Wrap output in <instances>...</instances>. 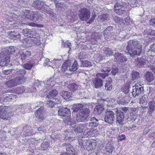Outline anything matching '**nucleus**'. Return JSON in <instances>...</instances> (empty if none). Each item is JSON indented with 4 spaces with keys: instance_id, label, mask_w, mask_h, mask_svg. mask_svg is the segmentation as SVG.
Returning <instances> with one entry per match:
<instances>
[{
    "instance_id": "obj_1",
    "label": "nucleus",
    "mask_w": 155,
    "mask_h": 155,
    "mask_svg": "<svg viewBox=\"0 0 155 155\" xmlns=\"http://www.w3.org/2000/svg\"><path fill=\"white\" fill-rule=\"evenodd\" d=\"M125 52L127 54L134 58L136 56H140L143 53V50L141 43L138 41L130 40L127 42Z\"/></svg>"
},
{
    "instance_id": "obj_2",
    "label": "nucleus",
    "mask_w": 155,
    "mask_h": 155,
    "mask_svg": "<svg viewBox=\"0 0 155 155\" xmlns=\"http://www.w3.org/2000/svg\"><path fill=\"white\" fill-rule=\"evenodd\" d=\"M45 110L43 107H40L35 112L36 119L37 122L40 123L42 122L46 119L45 115Z\"/></svg>"
},
{
    "instance_id": "obj_3",
    "label": "nucleus",
    "mask_w": 155,
    "mask_h": 155,
    "mask_svg": "<svg viewBox=\"0 0 155 155\" xmlns=\"http://www.w3.org/2000/svg\"><path fill=\"white\" fill-rule=\"evenodd\" d=\"M104 116V120L106 122L110 124H113L115 117V114L114 112L107 110Z\"/></svg>"
},
{
    "instance_id": "obj_4",
    "label": "nucleus",
    "mask_w": 155,
    "mask_h": 155,
    "mask_svg": "<svg viewBox=\"0 0 155 155\" xmlns=\"http://www.w3.org/2000/svg\"><path fill=\"white\" fill-rule=\"evenodd\" d=\"M90 111L88 108H84L79 114H77L76 120L79 122L84 121L89 115Z\"/></svg>"
},
{
    "instance_id": "obj_5",
    "label": "nucleus",
    "mask_w": 155,
    "mask_h": 155,
    "mask_svg": "<svg viewBox=\"0 0 155 155\" xmlns=\"http://www.w3.org/2000/svg\"><path fill=\"white\" fill-rule=\"evenodd\" d=\"M143 87L140 83H137L133 87L132 94L134 97L142 95L144 92Z\"/></svg>"
},
{
    "instance_id": "obj_6",
    "label": "nucleus",
    "mask_w": 155,
    "mask_h": 155,
    "mask_svg": "<svg viewBox=\"0 0 155 155\" xmlns=\"http://www.w3.org/2000/svg\"><path fill=\"white\" fill-rule=\"evenodd\" d=\"M91 12L87 9L84 8L80 10L78 12L79 18L82 21H87L90 18Z\"/></svg>"
},
{
    "instance_id": "obj_7",
    "label": "nucleus",
    "mask_w": 155,
    "mask_h": 155,
    "mask_svg": "<svg viewBox=\"0 0 155 155\" xmlns=\"http://www.w3.org/2000/svg\"><path fill=\"white\" fill-rule=\"evenodd\" d=\"M58 114L59 115L63 117V118L69 119V117L71 116V112L70 110L67 107H60L58 110Z\"/></svg>"
},
{
    "instance_id": "obj_8",
    "label": "nucleus",
    "mask_w": 155,
    "mask_h": 155,
    "mask_svg": "<svg viewBox=\"0 0 155 155\" xmlns=\"http://www.w3.org/2000/svg\"><path fill=\"white\" fill-rule=\"evenodd\" d=\"M10 56L3 51L0 53V66H3L9 62Z\"/></svg>"
},
{
    "instance_id": "obj_9",
    "label": "nucleus",
    "mask_w": 155,
    "mask_h": 155,
    "mask_svg": "<svg viewBox=\"0 0 155 155\" xmlns=\"http://www.w3.org/2000/svg\"><path fill=\"white\" fill-rule=\"evenodd\" d=\"M124 115L123 111L118 110L116 113V122L120 126H123L125 123L124 120Z\"/></svg>"
},
{
    "instance_id": "obj_10",
    "label": "nucleus",
    "mask_w": 155,
    "mask_h": 155,
    "mask_svg": "<svg viewBox=\"0 0 155 155\" xmlns=\"http://www.w3.org/2000/svg\"><path fill=\"white\" fill-rule=\"evenodd\" d=\"M9 38L14 41H19L21 39V35L17 30H12L8 32Z\"/></svg>"
},
{
    "instance_id": "obj_11",
    "label": "nucleus",
    "mask_w": 155,
    "mask_h": 155,
    "mask_svg": "<svg viewBox=\"0 0 155 155\" xmlns=\"http://www.w3.org/2000/svg\"><path fill=\"white\" fill-rule=\"evenodd\" d=\"M102 78L98 76V74H97L96 76L94 78L93 80V84L94 87L96 88H101L103 85V80Z\"/></svg>"
},
{
    "instance_id": "obj_12",
    "label": "nucleus",
    "mask_w": 155,
    "mask_h": 155,
    "mask_svg": "<svg viewBox=\"0 0 155 155\" xmlns=\"http://www.w3.org/2000/svg\"><path fill=\"white\" fill-rule=\"evenodd\" d=\"M114 60L116 62L119 63H123L127 61V58L125 56L121 53L118 52L115 53L114 54Z\"/></svg>"
},
{
    "instance_id": "obj_13",
    "label": "nucleus",
    "mask_w": 155,
    "mask_h": 155,
    "mask_svg": "<svg viewBox=\"0 0 155 155\" xmlns=\"http://www.w3.org/2000/svg\"><path fill=\"white\" fill-rule=\"evenodd\" d=\"M111 69L109 67H105L103 68L101 70V71L103 72V73H97L98 76L101 77V78L104 79L109 74H110V72Z\"/></svg>"
},
{
    "instance_id": "obj_14",
    "label": "nucleus",
    "mask_w": 155,
    "mask_h": 155,
    "mask_svg": "<svg viewBox=\"0 0 155 155\" xmlns=\"http://www.w3.org/2000/svg\"><path fill=\"white\" fill-rule=\"evenodd\" d=\"M62 146L63 147H66V150L69 153L72 155L75 154L76 153L75 149L70 143H63L62 144Z\"/></svg>"
},
{
    "instance_id": "obj_15",
    "label": "nucleus",
    "mask_w": 155,
    "mask_h": 155,
    "mask_svg": "<svg viewBox=\"0 0 155 155\" xmlns=\"http://www.w3.org/2000/svg\"><path fill=\"white\" fill-rule=\"evenodd\" d=\"M104 110V105L102 104H98L95 107L94 113L96 115H99L102 113Z\"/></svg>"
},
{
    "instance_id": "obj_16",
    "label": "nucleus",
    "mask_w": 155,
    "mask_h": 155,
    "mask_svg": "<svg viewBox=\"0 0 155 155\" xmlns=\"http://www.w3.org/2000/svg\"><path fill=\"white\" fill-rule=\"evenodd\" d=\"M146 56L144 55L141 57L138 58L135 60V61L137 66L140 67L144 65L146 63Z\"/></svg>"
},
{
    "instance_id": "obj_17",
    "label": "nucleus",
    "mask_w": 155,
    "mask_h": 155,
    "mask_svg": "<svg viewBox=\"0 0 155 155\" xmlns=\"http://www.w3.org/2000/svg\"><path fill=\"white\" fill-rule=\"evenodd\" d=\"M17 97V96L14 94H5L3 96L2 99L4 102H8L11 101L12 100H15Z\"/></svg>"
},
{
    "instance_id": "obj_18",
    "label": "nucleus",
    "mask_w": 155,
    "mask_h": 155,
    "mask_svg": "<svg viewBox=\"0 0 155 155\" xmlns=\"http://www.w3.org/2000/svg\"><path fill=\"white\" fill-rule=\"evenodd\" d=\"M148 110V113L149 114L152 115L155 112V101H152L148 103V106L147 107Z\"/></svg>"
},
{
    "instance_id": "obj_19",
    "label": "nucleus",
    "mask_w": 155,
    "mask_h": 155,
    "mask_svg": "<svg viewBox=\"0 0 155 155\" xmlns=\"http://www.w3.org/2000/svg\"><path fill=\"white\" fill-rule=\"evenodd\" d=\"M28 3H30L31 6L39 10L41 6V5L43 4V2L39 0L35 1L34 0H29Z\"/></svg>"
},
{
    "instance_id": "obj_20",
    "label": "nucleus",
    "mask_w": 155,
    "mask_h": 155,
    "mask_svg": "<svg viewBox=\"0 0 155 155\" xmlns=\"http://www.w3.org/2000/svg\"><path fill=\"white\" fill-rule=\"evenodd\" d=\"M99 120L94 117H92L91 118V122L89 124H87V125L89 127H96L99 124Z\"/></svg>"
},
{
    "instance_id": "obj_21",
    "label": "nucleus",
    "mask_w": 155,
    "mask_h": 155,
    "mask_svg": "<svg viewBox=\"0 0 155 155\" xmlns=\"http://www.w3.org/2000/svg\"><path fill=\"white\" fill-rule=\"evenodd\" d=\"M5 110V106H0V117L4 120H7L8 117Z\"/></svg>"
},
{
    "instance_id": "obj_22",
    "label": "nucleus",
    "mask_w": 155,
    "mask_h": 155,
    "mask_svg": "<svg viewBox=\"0 0 155 155\" xmlns=\"http://www.w3.org/2000/svg\"><path fill=\"white\" fill-rule=\"evenodd\" d=\"M84 142V146L86 147V148L87 150L90 151L94 149V143H93L90 140H87L86 139Z\"/></svg>"
},
{
    "instance_id": "obj_23",
    "label": "nucleus",
    "mask_w": 155,
    "mask_h": 155,
    "mask_svg": "<svg viewBox=\"0 0 155 155\" xmlns=\"http://www.w3.org/2000/svg\"><path fill=\"white\" fill-rule=\"evenodd\" d=\"M26 71L24 69H17L15 70H14L13 72V76H18V77L22 76L24 77V75L25 74Z\"/></svg>"
},
{
    "instance_id": "obj_24",
    "label": "nucleus",
    "mask_w": 155,
    "mask_h": 155,
    "mask_svg": "<svg viewBox=\"0 0 155 155\" xmlns=\"http://www.w3.org/2000/svg\"><path fill=\"white\" fill-rule=\"evenodd\" d=\"M112 80L111 78H107L104 85L105 90L107 91H110L112 89Z\"/></svg>"
},
{
    "instance_id": "obj_25",
    "label": "nucleus",
    "mask_w": 155,
    "mask_h": 155,
    "mask_svg": "<svg viewBox=\"0 0 155 155\" xmlns=\"http://www.w3.org/2000/svg\"><path fill=\"white\" fill-rule=\"evenodd\" d=\"M20 55L21 57V58L22 61L25 60L27 58H28L31 54L30 51H27L24 50L20 53Z\"/></svg>"
},
{
    "instance_id": "obj_26",
    "label": "nucleus",
    "mask_w": 155,
    "mask_h": 155,
    "mask_svg": "<svg viewBox=\"0 0 155 155\" xmlns=\"http://www.w3.org/2000/svg\"><path fill=\"white\" fill-rule=\"evenodd\" d=\"M60 94L64 99L66 100L68 99L70 100L71 97V93L64 90L60 91Z\"/></svg>"
},
{
    "instance_id": "obj_27",
    "label": "nucleus",
    "mask_w": 155,
    "mask_h": 155,
    "mask_svg": "<svg viewBox=\"0 0 155 155\" xmlns=\"http://www.w3.org/2000/svg\"><path fill=\"white\" fill-rule=\"evenodd\" d=\"M23 34L28 37L32 38L34 37V31L28 28H25L22 30Z\"/></svg>"
},
{
    "instance_id": "obj_28",
    "label": "nucleus",
    "mask_w": 155,
    "mask_h": 155,
    "mask_svg": "<svg viewBox=\"0 0 155 155\" xmlns=\"http://www.w3.org/2000/svg\"><path fill=\"white\" fill-rule=\"evenodd\" d=\"M84 126H85V125L84 124H80L79 125H74L73 126L71 127V128H72V129H74V130L75 132L80 133L83 131V127Z\"/></svg>"
},
{
    "instance_id": "obj_29",
    "label": "nucleus",
    "mask_w": 155,
    "mask_h": 155,
    "mask_svg": "<svg viewBox=\"0 0 155 155\" xmlns=\"http://www.w3.org/2000/svg\"><path fill=\"white\" fill-rule=\"evenodd\" d=\"M113 29V27L111 26H108L104 31L103 34L104 36L106 37L107 36H110L112 32Z\"/></svg>"
},
{
    "instance_id": "obj_30",
    "label": "nucleus",
    "mask_w": 155,
    "mask_h": 155,
    "mask_svg": "<svg viewBox=\"0 0 155 155\" xmlns=\"http://www.w3.org/2000/svg\"><path fill=\"white\" fill-rule=\"evenodd\" d=\"M71 61L69 60H67L64 62L62 66V71H65L67 70H69L71 67Z\"/></svg>"
},
{
    "instance_id": "obj_31",
    "label": "nucleus",
    "mask_w": 155,
    "mask_h": 155,
    "mask_svg": "<svg viewBox=\"0 0 155 155\" xmlns=\"http://www.w3.org/2000/svg\"><path fill=\"white\" fill-rule=\"evenodd\" d=\"M145 77L146 80L149 82L152 81L154 78L153 74L150 72L147 71Z\"/></svg>"
},
{
    "instance_id": "obj_32",
    "label": "nucleus",
    "mask_w": 155,
    "mask_h": 155,
    "mask_svg": "<svg viewBox=\"0 0 155 155\" xmlns=\"http://www.w3.org/2000/svg\"><path fill=\"white\" fill-rule=\"evenodd\" d=\"M25 79V78L21 77H17L13 79L15 86L21 84L24 82V80Z\"/></svg>"
},
{
    "instance_id": "obj_33",
    "label": "nucleus",
    "mask_w": 155,
    "mask_h": 155,
    "mask_svg": "<svg viewBox=\"0 0 155 155\" xmlns=\"http://www.w3.org/2000/svg\"><path fill=\"white\" fill-rule=\"evenodd\" d=\"M130 83V81H127L125 85L121 88L122 91L125 94H127L128 95V93L129 91Z\"/></svg>"
},
{
    "instance_id": "obj_34",
    "label": "nucleus",
    "mask_w": 155,
    "mask_h": 155,
    "mask_svg": "<svg viewBox=\"0 0 155 155\" xmlns=\"http://www.w3.org/2000/svg\"><path fill=\"white\" fill-rule=\"evenodd\" d=\"M63 121L66 124H67L68 125H70L71 127L73 125H74L76 123V121H74V120H73L72 119H71L70 118V117H69V119L68 118L66 119L65 118H63Z\"/></svg>"
},
{
    "instance_id": "obj_35",
    "label": "nucleus",
    "mask_w": 155,
    "mask_h": 155,
    "mask_svg": "<svg viewBox=\"0 0 155 155\" xmlns=\"http://www.w3.org/2000/svg\"><path fill=\"white\" fill-rule=\"evenodd\" d=\"M63 121L66 124H67L68 125H70L71 127L73 125H74L76 123V121H74V120H73L72 119H71L70 118V117H69V119L68 118L66 119L65 118H63Z\"/></svg>"
},
{
    "instance_id": "obj_36",
    "label": "nucleus",
    "mask_w": 155,
    "mask_h": 155,
    "mask_svg": "<svg viewBox=\"0 0 155 155\" xmlns=\"http://www.w3.org/2000/svg\"><path fill=\"white\" fill-rule=\"evenodd\" d=\"M22 42L23 45H25V46L26 47H29L32 46L31 38H25L22 40Z\"/></svg>"
},
{
    "instance_id": "obj_37",
    "label": "nucleus",
    "mask_w": 155,
    "mask_h": 155,
    "mask_svg": "<svg viewBox=\"0 0 155 155\" xmlns=\"http://www.w3.org/2000/svg\"><path fill=\"white\" fill-rule=\"evenodd\" d=\"M58 92L55 89L51 90L48 94L47 97L48 98L53 99V97L56 96L58 94Z\"/></svg>"
},
{
    "instance_id": "obj_38",
    "label": "nucleus",
    "mask_w": 155,
    "mask_h": 155,
    "mask_svg": "<svg viewBox=\"0 0 155 155\" xmlns=\"http://www.w3.org/2000/svg\"><path fill=\"white\" fill-rule=\"evenodd\" d=\"M114 149V147L110 143H108L107 144L105 147V150L109 154H111Z\"/></svg>"
},
{
    "instance_id": "obj_39",
    "label": "nucleus",
    "mask_w": 155,
    "mask_h": 155,
    "mask_svg": "<svg viewBox=\"0 0 155 155\" xmlns=\"http://www.w3.org/2000/svg\"><path fill=\"white\" fill-rule=\"evenodd\" d=\"M15 91L17 94H21L26 91V87L24 86L17 87H15Z\"/></svg>"
},
{
    "instance_id": "obj_40",
    "label": "nucleus",
    "mask_w": 155,
    "mask_h": 155,
    "mask_svg": "<svg viewBox=\"0 0 155 155\" xmlns=\"http://www.w3.org/2000/svg\"><path fill=\"white\" fill-rule=\"evenodd\" d=\"M104 53L107 56H110L113 54V51L112 49L108 47H104L103 48Z\"/></svg>"
},
{
    "instance_id": "obj_41",
    "label": "nucleus",
    "mask_w": 155,
    "mask_h": 155,
    "mask_svg": "<svg viewBox=\"0 0 155 155\" xmlns=\"http://www.w3.org/2000/svg\"><path fill=\"white\" fill-rule=\"evenodd\" d=\"M43 84V83L41 81L37 80L34 83L33 87V92L36 91L37 88H40Z\"/></svg>"
},
{
    "instance_id": "obj_42",
    "label": "nucleus",
    "mask_w": 155,
    "mask_h": 155,
    "mask_svg": "<svg viewBox=\"0 0 155 155\" xmlns=\"http://www.w3.org/2000/svg\"><path fill=\"white\" fill-rule=\"evenodd\" d=\"M32 18V21L34 22H36L38 21L39 19H41L42 17L39 13L37 12H34V15Z\"/></svg>"
},
{
    "instance_id": "obj_43",
    "label": "nucleus",
    "mask_w": 155,
    "mask_h": 155,
    "mask_svg": "<svg viewBox=\"0 0 155 155\" xmlns=\"http://www.w3.org/2000/svg\"><path fill=\"white\" fill-rule=\"evenodd\" d=\"M83 106L81 104H77L75 107H73V111L77 112L79 110L80 112L82 110Z\"/></svg>"
},
{
    "instance_id": "obj_44",
    "label": "nucleus",
    "mask_w": 155,
    "mask_h": 155,
    "mask_svg": "<svg viewBox=\"0 0 155 155\" xmlns=\"http://www.w3.org/2000/svg\"><path fill=\"white\" fill-rule=\"evenodd\" d=\"M78 67L79 65L77 61H75L74 62L72 66H71L69 70L71 71H75L78 69Z\"/></svg>"
},
{
    "instance_id": "obj_45",
    "label": "nucleus",
    "mask_w": 155,
    "mask_h": 155,
    "mask_svg": "<svg viewBox=\"0 0 155 155\" xmlns=\"http://www.w3.org/2000/svg\"><path fill=\"white\" fill-rule=\"evenodd\" d=\"M140 73L137 71H133L131 73V77L133 80H138L140 78Z\"/></svg>"
},
{
    "instance_id": "obj_46",
    "label": "nucleus",
    "mask_w": 155,
    "mask_h": 155,
    "mask_svg": "<svg viewBox=\"0 0 155 155\" xmlns=\"http://www.w3.org/2000/svg\"><path fill=\"white\" fill-rule=\"evenodd\" d=\"M147 101L145 97H142L140 100V103L141 107L143 108H146L147 106L146 105Z\"/></svg>"
},
{
    "instance_id": "obj_47",
    "label": "nucleus",
    "mask_w": 155,
    "mask_h": 155,
    "mask_svg": "<svg viewBox=\"0 0 155 155\" xmlns=\"http://www.w3.org/2000/svg\"><path fill=\"white\" fill-rule=\"evenodd\" d=\"M33 15L34 12L30 11L28 12H25V16L26 19L32 21Z\"/></svg>"
},
{
    "instance_id": "obj_48",
    "label": "nucleus",
    "mask_w": 155,
    "mask_h": 155,
    "mask_svg": "<svg viewBox=\"0 0 155 155\" xmlns=\"http://www.w3.org/2000/svg\"><path fill=\"white\" fill-rule=\"evenodd\" d=\"M68 87L72 92H74L78 89V85L76 83H72L69 85Z\"/></svg>"
},
{
    "instance_id": "obj_49",
    "label": "nucleus",
    "mask_w": 155,
    "mask_h": 155,
    "mask_svg": "<svg viewBox=\"0 0 155 155\" xmlns=\"http://www.w3.org/2000/svg\"><path fill=\"white\" fill-rule=\"evenodd\" d=\"M96 130V129H95L94 130L93 128H86L84 130V133L85 134H87L88 135H92L94 134V131Z\"/></svg>"
},
{
    "instance_id": "obj_50",
    "label": "nucleus",
    "mask_w": 155,
    "mask_h": 155,
    "mask_svg": "<svg viewBox=\"0 0 155 155\" xmlns=\"http://www.w3.org/2000/svg\"><path fill=\"white\" fill-rule=\"evenodd\" d=\"M130 116L127 119V121L128 122L130 120L132 122H133L136 119L137 116L136 113H130Z\"/></svg>"
},
{
    "instance_id": "obj_51",
    "label": "nucleus",
    "mask_w": 155,
    "mask_h": 155,
    "mask_svg": "<svg viewBox=\"0 0 155 155\" xmlns=\"http://www.w3.org/2000/svg\"><path fill=\"white\" fill-rule=\"evenodd\" d=\"M125 97H124L123 98L119 97L118 98V103L119 104L124 105L128 103V100H125Z\"/></svg>"
},
{
    "instance_id": "obj_52",
    "label": "nucleus",
    "mask_w": 155,
    "mask_h": 155,
    "mask_svg": "<svg viewBox=\"0 0 155 155\" xmlns=\"http://www.w3.org/2000/svg\"><path fill=\"white\" fill-rule=\"evenodd\" d=\"M14 82V81L13 79H11L5 82V84L8 87H11L15 86Z\"/></svg>"
},
{
    "instance_id": "obj_53",
    "label": "nucleus",
    "mask_w": 155,
    "mask_h": 155,
    "mask_svg": "<svg viewBox=\"0 0 155 155\" xmlns=\"http://www.w3.org/2000/svg\"><path fill=\"white\" fill-rule=\"evenodd\" d=\"M82 65L81 66V67L82 66L84 67H88L91 66V63L87 60H85L84 61H81Z\"/></svg>"
},
{
    "instance_id": "obj_54",
    "label": "nucleus",
    "mask_w": 155,
    "mask_h": 155,
    "mask_svg": "<svg viewBox=\"0 0 155 155\" xmlns=\"http://www.w3.org/2000/svg\"><path fill=\"white\" fill-rule=\"evenodd\" d=\"M49 144L47 142L42 143L40 149L42 150H46L49 147Z\"/></svg>"
},
{
    "instance_id": "obj_55",
    "label": "nucleus",
    "mask_w": 155,
    "mask_h": 155,
    "mask_svg": "<svg viewBox=\"0 0 155 155\" xmlns=\"http://www.w3.org/2000/svg\"><path fill=\"white\" fill-rule=\"evenodd\" d=\"M100 18L101 21L103 22L108 20L109 15L107 14H103L100 16Z\"/></svg>"
},
{
    "instance_id": "obj_56",
    "label": "nucleus",
    "mask_w": 155,
    "mask_h": 155,
    "mask_svg": "<svg viewBox=\"0 0 155 155\" xmlns=\"http://www.w3.org/2000/svg\"><path fill=\"white\" fill-rule=\"evenodd\" d=\"M46 105L48 107L51 108H52L55 106L52 99V100L47 101L46 102Z\"/></svg>"
},
{
    "instance_id": "obj_57",
    "label": "nucleus",
    "mask_w": 155,
    "mask_h": 155,
    "mask_svg": "<svg viewBox=\"0 0 155 155\" xmlns=\"http://www.w3.org/2000/svg\"><path fill=\"white\" fill-rule=\"evenodd\" d=\"M5 52H6V54H9V56L10 54H12L13 53L15 52V50L14 48L13 47H11V48H8V50H5L4 51Z\"/></svg>"
},
{
    "instance_id": "obj_58",
    "label": "nucleus",
    "mask_w": 155,
    "mask_h": 155,
    "mask_svg": "<svg viewBox=\"0 0 155 155\" xmlns=\"http://www.w3.org/2000/svg\"><path fill=\"white\" fill-rule=\"evenodd\" d=\"M111 72H110V74H111L113 75L114 76L117 73H118V68L116 67H112L111 69Z\"/></svg>"
},
{
    "instance_id": "obj_59",
    "label": "nucleus",
    "mask_w": 155,
    "mask_h": 155,
    "mask_svg": "<svg viewBox=\"0 0 155 155\" xmlns=\"http://www.w3.org/2000/svg\"><path fill=\"white\" fill-rule=\"evenodd\" d=\"M96 16V13L95 12H93L92 14V17L90 20L87 22V23L89 24L92 23L94 21Z\"/></svg>"
},
{
    "instance_id": "obj_60",
    "label": "nucleus",
    "mask_w": 155,
    "mask_h": 155,
    "mask_svg": "<svg viewBox=\"0 0 155 155\" xmlns=\"http://www.w3.org/2000/svg\"><path fill=\"white\" fill-rule=\"evenodd\" d=\"M114 12L118 15H122L123 14H124L126 12V11L122 8L119 10H116L115 11H114Z\"/></svg>"
},
{
    "instance_id": "obj_61",
    "label": "nucleus",
    "mask_w": 155,
    "mask_h": 155,
    "mask_svg": "<svg viewBox=\"0 0 155 155\" xmlns=\"http://www.w3.org/2000/svg\"><path fill=\"white\" fill-rule=\"evenodd\" d=\"M113 18L114 21L116 23H120L122 21V19L117 16L114 15Z\"/></svg>"
},
{
    "instance_id": "obj_62",
    "label": "nucleus",
    "mask_w": 155,
    "mask_h": 155,
    "mask_svg": "<svg viewBox=\"0 0 155 155\" xmlns=\"http://www.w3.org/2000/svg\"><path fill=\"white\" fill-rule=\"evenodd\" d=\"M33 38H31V42L32 44V46L33 45V44H37V45L40 42V40L39 39H38L36 38H34L33 37Z\"/></svg>"
},
{
    "instance_id": "obj_63",
    "label": "nucleus",
    "mask_w": 155,
    "mask_h": 155,
    "mask_svg": "<svg viewBox=\"0 0 155 155\" xmlns=\"http://www.w3.org/2000/svg\"><path fill=\"white\" fill-rule=\"evenodd\" d=\"M46 13L48 14L49 16H52V17L55 18L56 16V14L54 13L51 10H48L47 9L45 12Z\"/></svg>"
},
{
    "instance_id": "obj_64",
    "label": "nucleus",
    "mask_w": 155,
    "mask_h": 155,
    "mask_svg": "<svg viewBox=\"0 0 155 155\" xmlns=\"http://www.w3.org/2000/svg\"><path fill=\"white\" fill-rule=\"evenodd\" d=\"M40 8L39 10H41L42 11L45 12L47 9V5L44 4V2H43V4L41 5Z\"/></svg>"
}]
</instances>
